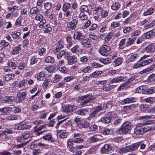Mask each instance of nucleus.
<instances>
[{
  "mask_svg": "<svg viewBox=\"0 0 155 155\" xmlns=\"http://www.w3.org/2000/svg\"><path fill=\"white\" fill-rule=\"evenodd\" d=\"M15 98L12 96H6L1 100L2 105H6L12 104L15 100Z\"/></svg>",
  "mask_w": 155,
  "mask_h": 155,
  "instance_id": "nucleus-7",
  "label": "nucleus"
},
{
  "mask_svg": "<svg viewBox=\"0 0 155 155\" xmlns=\"http://www.w3.org/2000/svg\"><path fill=\"white\" fill-rule=\"evenodd\" d=\"M62 79V77L61 75L56 74L53 77L52 79V82L53 83H57L60 81Z\"/></svg>",
  "mask_w": 155,
  "mask_h": 155,
  "instance_id": "nucleus-47",
  "label": "nucleus"
},
{
  "mask_svg": "<svg viewBox=\"0 0 155 155\" xmlns=\"http://www.w3.org/2000/svg\"><path fill=\"white\" fill-rule=\"evenodd\" d=\"M154 12V9L153 8H150L147 9L143 13V15L146 16L153 14Z\"/></svg>",
  "mask_w": 155,
  "mask_h": 155,
  "instance_id": "nucleus-38",
  "label": "nucleus"
},
{
  "mask_svg": "<svg viewBox=\"0 0 155 155\" xmlns=\"http://www.w3.org/2000/svg\"><path fill=\"white\" fill-rule=\"evenodd\" d=\"M143 125L142 123H139L137 124L134 130V132L136 135H140L143 134Z\"/></svg>",
  "mask_w": 155,
  "mask_h": 155,
  "instance_id": "nucleus-13",
  "label": "nucleus"
},
{
  "mask_svg": "<svg viewBox=\"0 0 155 155\" xmlns=\"http://www.w3.org/2000/svg\"><path fill=\"white\" fill-rule=\"evenodd\" d=\"M88 112V109H79L76 111V113L77 114L82 116L86 115Z\"/></svg>",
  "mask_w": 155,
  "mask_h": 155,
  "instance_id": "nucleus-32",
  "label": "nucleus"
},
{
  "mask_svg": "<svg viewBox=\"0 0 155 155\" xmlns=\"http://www.w3.org/2000/svg\"><path fill=\"white\" fill-rule=\"evenodd\" d=\"M121 7L120 3L118 2H116L113 4L111 6L112 10L114 11L118 10Z\"/></svg>",
  "mask_w": 155,
  "mask_h": 155,
  "instance_id": "nucleus-42",
  "label": "nucleus"
},
{
  "mask_svg": "<svg viewBox=\"0 0 155 155\" xmlns=\"http://www.w3.org/2000/svg\"><path fill=\"white\" fill-rule=\"evenodd\" d=\"M103 108V107L101 105H100L96 107L95 108L94 110L93 111L97 115L98 114V113L102 110Z\"/></svg>",
  "mask_w": 155,
  "mask_h": 155,
  "instance_id": "nucleus-57",
  "label": "nucleus"
},
{
  "mask_svg": "<svg viewBox=\"0 0 155 155\" xmlns=\"http://www.w3.org/2000/svg\"><path fill=\"white\" fill-rule=\"evenodd\" d=\"M7 65L9 67H11L13 69H15L17 67L16 63L11 60L8 61Z\"/></svg>",
  "mask_w": 155,
  "mask_h": 155,
  "instance_id": "nucleus-49",
  "label": "nucleus"
},
{
  "mask_svg": "<svg viewBox=\"0 0 155 155\" xmlns=\"http://www.w3.org/2000/svg\"><path fill=\"white\" fill-rule=\"evenodd\" d=\"M77 107L75 105H71L70 104H67L63 107L61 110L63 112L66 113L68 115V113L72 112L74 110L76 109Z\"/></svg>",
  "mask_w": 155,
  "mask_h": 155,
  "instance_id": "nucleus-8",
  "label": "nucleus"
},
{
  "mask_svg": "<svg viewBox=\"0 0 155 155\" xmlns=\"http://www.w3.org/2000/svg\"><path fill=\"white\" fill-rule=\"evenodd\" d=\"M82 133H77L74 134L73 138L72 139V142L75 143H82L84 142V140L81 137V136H82Z\"/></svg>",
  "mask_w": 155,
  "mask_h": 155,
  "instance_id": "nucleus-11",
  "label": "nucleus"
},
{
  "mask_svg": "<svg viewBox=\"0 0 155 155\" xmlns=\"http://www.w3.org/2000/svg\"><path fill=\"white\" fill-rule=\"evenodd\" d=\"M52 26L50 24H47L45 25L43 31L45 33H50L52 30Z\"/></svg>",
  "mask_w": 155,
  "mask_h": 155,
  "instance_id": "nucleus-29",
  "label": "nucleus"
},
{
  "mask_svg": "<svg viewBox=\"0 0 155 155\" xmlns=\"http://www.w3.org/2000/svg\"><path fill=\"white\" fill-rule=\"evenodd\" d=\"M46 126L45 124L39 127L38 128L35 129L34 130V131L35 132H38L37 135H39L42 134V133L45 131V130L39 132V131L41 130H42L44 129Z\"/></svg>",
  "mask_w": 155,
  "mask_h": 155,
  "instance_id": "nucleus-36",
  "label": "nucleus"
},
{
  "mask_svg": "<svg viewBox=\"0 0 155 155\" xmlns=\"http://www.w3.org/2000/svg\"><path fill=\"white\" fill-rule=\"evenodd\" d=\"M101 137V135L95 134L90 137L88 139V141L90 143L97 142L100 140Z\"/></svg>",
  "mask_w": 155,
  "mask_h": 155,
  "instance_id": "nucleus-18",
  "label": "nucleus"
},
{
  "mask_svg": "<svg viewBox=\"0 0 155 155\" xmlns=\"http://www.w3.org/2000/svg\"><path fill=\"white\" fill-rule=\"evenodd\" d=\"M63 41L62 40H61L58 41L56 47L55 49L54 50V52H57L61 51V49L64 48V46L63 45Z\"/></svg>",
  "mask_w": 155,
  "mask_h": 155,
  "instance_id": "nucleus-21",
  "label": "nucleus"
},
{
  "mask_svg": "<svg viewBox=\"0 0 155 155\" xmlns=\"http://www.w3.org/2000/svg\"><path fill=\"white\" fill-rule=\"evenodd\" d=\"M80 61L83 63L87 62L90 61V58L88 56H84L80 58Z\"/></svg>",
  "mask_w": 155,
  "mask_h": 155,
  "instance_id": "nucleus-59",
  "label": "nucleus"
},
{
  "mask_svg": "<svg viewBox=\"0 0 155 155\" xmlns=\"http://www.w3.org/2000/svg\"><path fill=\"white\" fill-rule=\"evenodd\" d=\"M71 7V5L69 3L65 2L63 5L62 7V10L64 12H66V11H68Z\"/></svg>",
  "mask_w": 155,
  "mask_h": 155,
  "instance_id": "nucleus-34",
  "label": "nucleus"
},
{
  "mask_svg": "<svg viewBox=\"0 0 155 155\" xmlns=\"http://www.w3.org/2000/svg\"><path fill=\"white\" fill-rule=\"evenodd\" d=\"M58 134L60 137L62 138H66L68 135V133L64 130H60Z\"/></svg>",
  "mask_w": 155,
  "mask_h": 155,
  "instance_id": "nucleus-43",
  "label": "nucleus"
},
{
  "mask_svg": "<svg viewBox=\"0 0 155 155\" xmlns=\"http://www.w3.org/2000/svg\"><path fill=\"white\" fill-rule=\"evenodd\" d=\"M72 142L70 140H68L67 141V147L70 151L73 152L74 151L75 148L74 147L73 144Z\"/></svg>",
  "mask_w": 155,
  "mask_h": 155,
  "instance_id": "nucleus-41",
  "label": "nucleus"
},
{
  "mask_svg": "<svg viewBox=\"0 0 155 155\" xmlns=\"http://www.w3.org/2000/svg\"><path fill=\"white\" fill-rule=\"evenodd\" d=\"M17 68L20 70H22L27 68L26 64L24 62H21L17 66Z\"/></svg>",
  "mask_w": 155,
  "mask_h": 155,
  "instance_id": "nucleus-53",
  "label": "nucleus"
},
{
  "mask_svg": "<svg viewBox=\"0 0 155 155\" xmlns=\"http://www.w3.org/2000/svg\"><path fill=\"white\" fill-rule=\"evenodd\" d=\"M114 115L112 112H108L107 114L101 119V121L102 123L107 124L110 122L111 119L114 117Z\"/></svg>",
  "mask_w": 155,
  "mask_h": 155,
  "instance_id": "nucleus-12",
  "label": "nucleus"
},
{
  "mask_svg": "<svg viewBox=\"0 0 155 155\" xmlns=\"http://www.w3.org/2000/svg\"><path fill=\"white\" fill-rule=\"evenodd\" d=\"M58 52V53L57 54V59L58 60H60L65 53L66 51L64 50H62Z\"/></svg>",
  "mask_w": 155,
  "mask_h": 155,
  "instance_id": "nucleus-52",
  "label": "nucleus"
},
{
  "mask_svg": "<svg viewBox=\"0 0 155 155\" xmlns=\"http://www.w3.org/2000/svg\"><path fill=\"white\" fill-rule=\"evenodd\" d=\"M98 32L101 34H106L108 31V27L106 24L100 25L98 27Z\"/></svg>",
  "mask_w": 155,
  "mask_h": 155,
  "instance_id": "nucleus-22",
  "label": "nucleus"
},
{
  "mask_svg": "<svg viewBox=\"0 0 155 155\" xmlns=\"http://www.w3.org/2000/svg\"><path fill=\"white\" fill-rule=\"evenodd\" d=\"M93 95L91 94L82 96L80 97L81 104L84 106L93 100Z\"/></svg>",
  "mask_w": 155,
  "mask_h": 155,
  "instance_id": "nucleus-6",
  "label": "nucleus"
},
{
  "mask_svg": "<svg viewBox=\"0 0 155 155\" xmlns=\"http://www.w3.org/2000/svg\"><path fill=\"white\" fill-rule=\"evenodd\" d=\"M140 145V142L133 143L132 145L127 146L121 149L119 152L120 153L122 154L124 153L132 152L137 150Z\"/></svg>",
  "mask_w": 155,
  "mask_h": 155,
  "instance_id": "nucleus-2",
  "label": "nucleus"
},
{
  "mask_svg": "<svg viewBox=\"0 0 155 155\" xmlns=\"http://www.w3.org/2000/svg\"><path fill=\"white\" fill-rule=\"evenodd\" d=\"M149 56V55H144L141 57L137 63L134 65L133 68H137L149 64L153 62V59L151 58L148 60H145Z\"/></svg>",
  "mask_w": 155,
  "mask_h": 155,
  "instance_id": "nucleus-1",
  "label": "nucleus"
},
{
  "mask_svg": "<svg viewBox=\"0 0 155 155\" xmlns=\"http://www.w3.org/2000/svg\"><path fill=\"white\" fill-rule=\"evenodd\" d=\"M74 121L80 128H89V123L87 121L81 119L79 117H77L74 119Z\"/></svg>",
  "mask_w": 155,
  "mask_h": 155,
  "instance_id": "nucleus-3",
  "label": "nucleus"
},
{
  "mask_svg": "<svg viewBox=\"0 0 155 155\" xmlns=\"http://www.w3.org/2000/svg\"><path fill=\"white\" fill-rule=\"evenodd\" d=\"M42 138L46 140L53 142L54 141V139L53 138L51 135L49 134H46L42 137Z\"/></svg>",
  "mask_w": 155,
  "mask_h": 155,
  "instance_id": "nucleus-44",
  "label": "nucleus"
},
{
  "mask_svg": "<svg viewBox=\"0 0 155 155\" xmlns=\"http://www.w3.org/2000/svg\"><path fill=\"white\" fill-rule=\"evenodd\" d=\"M44 17L41 14H38L35 16V19L38 23H40L42 21H43V23L44 24L45 22V19H43Z\"/></svg>",
  "mask_w": 155,
  "mask_h": 155,
  "instance_id": "nucleus-28",
  "label": "nucleus"
},
{
  "mask_svg": "<svg viewBox=\"0 0 155 155\" xmlns=\"http://www.w3.org/2000/svg\"><path fill=\"white\" fill-rule=\"evenodd\" d=\"M31 127L30 125L26 124L25 122H21L17 124H15L14 127V128L17 130H23L29 129Z\"/></svg>",
  "mask_w": 155,
  "mask_h": 155,
  "instance_id": "nucleus-9",
  "label": "nucleus"
},
{
  "mask_svg": "<svg viewBox=\"0 0 155 155\" xmlns=\"http://www.w3.org/2000/svg\"><path fill=\"white\" fill-rule=\"evenodd\" d=\"M73 38L75 40L82 41L83 36L82 33L81 31H76L74 34Z\"/></svg>",
  "mask_w": 155,
  "mask_h": 155,
  "instance_id": "nucleus-20",
  "label": "nucleus"
},
{
  "mask_svg": "<svg viewBox=\"0 0 155 155\" xmlns=\"http://www.w3.org/2000/svg\"><path fill=\"white\" fill-rule=\"evenodd\" d=\"M140 57V54H135L131 55L127 59V61L128 63H129L132 61H135L137 59L139 58Z\"/></svg>",
  "mask_w": 155,
  "mask_h": 155,
  "instance_id": "nucleus-27",
  "label": "nucleus"
},
{
  "mask_svg": "<svg viewBox=\"0 0 155 155\" xmlns=\"http://www.w3.org/2000/svg\"><path fill=\"white\" fill-rule=\"evenodd\" d=\"M78 22L77 19H73L71 21L68 22L67 24V28L69 30L75 29L76 28V25Z\"/></svg>",
  "mask_w": 155,
  "mask_h": 155,
  "instance_id": "nucleus-10",
  "label": "nucleus"
},
{
  "mask_svg": "<svg viewBox=\"0 0 155 155\" xmlns=\"http://www.w3.org/2000/svg\"><path fill=\"white\" fill-rule=\"evenodd\" d=\"M65 58L67 60L68 64L70 65L73 64L77 62L76 58L74 55H67Z\"/></svg>",
  "mask_w": 155,
  "mask_h": 155,
  "instance_id": "nucleus-17",
  "label": "nucleus"
},
{
  "mask_svg": "<svg viewBox=\"0 0 155 155\" xmlns=\"http://www.w3.org/2000/svg\"><path fill=\"white\" fill-rule=\"evenodd\" d=\"M9 107H5L0 108V113H1L3 115H6L7 113L9 111Z\"/></svg>",
  "mask_w": 155,
  "mask_h": 155,
  "instance_id": "nucleus-46",
  "label": "nucleus"
},
{
  "mask_svg": "<svg viewBox=\"0 0 155 155\" xmlns=\"http://www.w3.org/2000/svg\"><path fill=\"white\" fill-rule=\"evenodd\" d=\"M21 35L20 32L14 31L12 33L11 35L13 38L19 39L20 38Z\"/></svg>",
  "mask_w": 155,
  "mask_h": 155,
  "instance_id": "nucleus-48",
  "label": "nucleus"
},
{
  "mask_svg": "<svg viewBox=\"0 0 155 155\" xmlns=\"http://www.w3.org/2000/svg\"><path fill=\"white\" fill-rule=\"evenodd\" d=\"M155 36V30L153 29L143 34L142 37H144L145 39H149V38H152Z\"/></svg>",
  "mask_w": 155,
  "mask_h": 155,
  "instance_id": "nucleus-16",
  "label": "nucleus"
},
{
  "mask_svg": "<svg viewBox=\"0 0 155 155\" xmlns=\"http://www.w3.org/2000/svg\"><path fill=\"white\" fill-rule=\"evenodd\" d=\"M98 127L95 124L91 125V126L89 127L88 130L87 131H95L97 130Z\"/></svg>",
  "mask_w": 155,
  "mask_h": 155,
  "instance_id": "nucleus-60",
  "label": "nucleus"
},
{
  "mask_svg": "<svg viewBox=\"0 0 155 155\" xmlns=\"http://www.w3.org/2000/svg\"><path fill=\"white\" fill-rule=\"evenodd\" d=\"M112 128H106L103 130L101 133L103 135H107L110 134V132L112 131Z\"/></svg>",
  "mask_w": 155,
  "mask_h": 155,
  "instance_id": "nucleus-51",
  "label": "nucleus"
},
{
  "mask_svg": "<svg viewBox=\"0 0 155 155\" xmlns=\"http://www.w3.org/2000/svg\"><path fill=\"white\" fill-rule=\"evenodd\" d=\"M127 39L125 38L121 39L118 45L119 48L120 49H123L126 47V41Z\"/></svg>",
  "mask_w": 155,
  "mask_h": 155,
  "instance_id": "nucleus-35",
  "label": "nucleus"
},
{
  "mask_svg": "<svg viewBox=\"0 0 155 155\" xmlns=\"http://www.w3.org/2000/svg\"><path fill=\"white\" fill-rule=\"evenodd\" d=\"M87 15L85 13L81 12L79 15L78 18L82 20H85L87 18Z\"/></svg>",
  "mask_w": 155,
  "mask_h": 155,
  "instance_id": "nucleus-54",
  "label": "nucleus"
},
{
  "mask_svg": "<svg viewBox=\"0 0 155 155\" xmlns=\"http://www.w3.org/2000/svg\"><path fill=\"white\" fill-rule=\"evenodd\" d=\"M132 127V124L130 122H126L124 123L120 127V134H125L130 131Z\"/></svg>",
  "mask_w": 155,
  "mask_h": 155,
  "instance_id": "nucleus-4",
  "label": "nucleus"
},
{
  "mask_svg": "<svg viewBox=\"0 0 155 155\" xmlns=\"http://www.w3.org/2000/svg\"><path fill=\"white\" fill-rule=\"evenodd\" d=\"M136 38H129L126 42V47H128L132 44H134L135 42Z\"/></svg>",
  "mask_w": 155,
  "mask_h": 155,
  "instance_id": "nucleus-37",
  "label": "nucleus"
},
{
  "mask_svg": "<svg viewBox=\"0 0 155 155\" xmlns=\"http://www.w3.org/2000/svg\"><path fill=\"white\" fill-rule=\"evenodd\" d=\"M71 51L73 53H77L81 52L83 49H81L78 45H77L72 48Z\"/></svg>",
  "mask_w": 155,
  "mask_h": 155,
  "instance_id": "nucleus-26",
  "label": "nucleus"
},
{
  "mask_svg": "<svg viewBox=\"0 0 155 155\" xmlns=\"http://www.w3.org/2000/svg\"><path fill=\"white\" fill-rule=\"evenodd\" d=\"M103 73L102 71L96 70L93 73L91 74V76L92 78H96L101 74Z\"/></svg>",
  "mask_w": 155,
  "mask_h": 155,
  "instance_id": "nucleus-39",
  "label": "nucleus"
},
{
  "mask_svg": "<svg viewBox=\"0 0 155 155\" xmlns=\"http://www.w3.org/2000/svg\"><path fill=\"white\" fill-rule=\"evenodd\" d=\"M132 30V28L131 27H125L123 29V31L124 34L127 35Z\"/></svg>",
  "mask_w": 155,
  "mask_h": 155,
  "instance_id": "nucleus-63",
  "label": "nucleus"
},
{
  "mask_svg": "<svg viewBox=\"0 0 155 155\" xmlns=\"http://www.w3.org/2000/svg\"><path fill=\"white\" fill-rule=\"evenodd\" d=\"M155 93V87H151L146 90V94H152Z\"/></svg>",
  "mask_w": 155,
  "mask_h": 155,
  "instance_id": "nucleus-64",
  "label": "nucleus"
},
{
  "mask_svg": "<svg viewBox=\"0 0 155 155\" xmlns=\"http://www.w3.org/2000/svg\"><path fill=\"white\" fill-rule=\"evenodd\" d=\"M72 38L70 35H68L67 37L66 40L68 43L67 45L68 47H70L72 45Z\"/></svg>",
  "mask_w": 155,
  "mask_h": 155,
  "instance_id": "nucleus-56",
  "label": "nucleus"
},
{
  "mask_svg": "<svg viewBox=\"0 0 155 155\" xmlns=\"http://www.w3.org/2000/svg\"><path fill=\"white\" fill-rule=\"evenodd\" d=\"M45 61L47 63H52L54 62V58L52 57L48 56L45 58Z\"/></svg>",
  "mask_w": 155,
  "mask_h": 155,
  "instance_id": "nucleus-61",
  "label": "nucleus"
},
{
  "mask_svg": "<svg viewBox=\"0 0 155 155\" xmlns=\"http://www.w3.org/2000/svg\"><path fill=\"white\" fill-rule=\"evenodd\" d=\"M136 99L133 97L127 98L124 99L122 101L121 103L123 104H127L131 103L136 101Z\"/></svg>",
  "mask_w": 155,
  "mask_h": 155,
  "instance_id": "nucleus-25",
  "label": "nucleus"
},
{
  "mask_svg": "<svg viewBox=\"0 0 155 155\" xmlns=\"http://www.w3.org/2000/svg\"><path fill=\"white\" fill-rule=\"evenodd\" d=\"M46 74L44 72H41L38 73L37 76V79L39 81H43L45 78Z\"/></svg>",
  "mask_w": 155,
  "mask_h": 155,
  "instance_id": "nucleus-45",
  "label": "nucleus"
},
{
  "mask_svg": "<svg viewBox=\"0 0 155 155\" xmlns=\"http://www.w3.org/2000/svg\"><path fill=\"white\" fill-rule=\"evenodd\" d=\"M111 48L107 45H103L99 48V52L102 55L107 56L110 53Z\"/></svg>",
  "mask_w": 155,
  "mask_h": 155,
  "instance_id": "nucleus-5",
  "label": "nucleus"
},
{
  "mask_svg": "<svg viewBox=\"0 0 155 155\" xmlns=\"http://www.w3.org/2000/svg\"><path fill=\"white\" fill-rule=\"evenodd\" d=\"M124 79L123 76H117L112 79L110 82L112 83H120L124 81Z\"/></svg>",
  "mask_w": 155,
  "mask_h": 155,
  "instance_id": "nucleus-23",
  "label": "nucleus"
},
{
  "mask_svg": "<svg viewBox=\"0 0 155 155\" xmlns=\"http://www.w3.org/2000/svg\"><path fill=\"white\" fill-rule=\"evenodd\" d=\"M27 93L25 92H18L17 94L16 103H20L23 101L26 96Z\"/></svg>",
  "mask_w": 155,
  "mask_h": 155,
  "instance_id": "nucleus-14",
  "label": "nucleus"
},
{
  "mask_svg": "<svg viewBox=\"0 0 155 155\" xmlns=\"http://www.w3.org/2000/svg\"><path fill=\"white\" fill-rule=\"evenodd\" d=\"M97 115L93 111L91 113L89 116L87 117V119L89 120H93L95 117Z\"/></svg>",
  "mask_w": 155,
  "mask_h": 155,
  "instance_id": "nucleus-62",
  "label": "nucleus"
},
{
  "mask_svg": "<svg viewBox=\"0 0 155 155\" xmlns=\"http://www.w3.org/2000/svg\"><path fill=\"white\" fill-rule=\"evenodd\" d=\"M143 50L148 53L153 52L155 51V45L154 44H151L145 48Z\"/></svg>",
  "mask_w": 155,
  "mask_h": 155,
  "instance_id": "nucleus-24",
  "label": "nucleus"
},
{
  "mask_svg": "<svg viewBox=\"0 0 155 155\" xmlns=\"http://www.w3.org/2000/svg\"><path fill=\"white\" fill-rule=\"evenodd\" d=\"M21 45H19L18 46L15 47L11 52L12 54L14 55L18 54L19 51L21 50Z\"/></svg>",
  "mask_w": 155,
  "mask_h": 155,
  "instance_id": "nucleus-31",
  "label": "nucleus"
},
{
  "mask_svg": "<svg viewBox=\"0 0 155 155\" xmlns=\"http://www.w3.org/2000/svg\"><path fill=\"white\" fill-rule=\"evenodd\" d=\"M80 10L81 12L85 13L87 15H90L91 14V11L89 9L87 5H83L80 8Z\"/></svg>",
  "mask_w": 155,
  "mask_h": 155,
  "instance_id": "nucleus-19",
  "label": "nucleus"
},
{
  "mask_svg": "<svg viewBox=\"0 0 155 155\" xmlns=\"http://www.w3.org/2000/svg\"><path fill=\"white\" fill-rule=\"evenodd\" d=\"M91 39L87 38L84 40L81 44L86 48H89L91 45Z\"/></svg>",
  "mask_w": 155,
  "mask_h": 155,
  "instance_id": "nucleus-33",
  "label": "nucleus"
},
{
  "mask_svg": "<svg viewBox=\"0 0 155 155\" xmlns=\"http://www.w3.org/2000/svg\"><path fill=\"white\" fill-rule=\"evenodd\" d=\"M9 111H12L14 113H18L20 112L21 110L18 107H9Z\"/></svg>",
  "mask_w": 155,
  "mask_h": 155,
  "instance_id": "nucleus-50",
  "label": "nucleus"
},
{
  "mask_svg": "<svg viewBox=\"0 0 155 155\" xmlns=\"http://www.w3.org/2000/svg\"><path fill=\"white\" fill-rule=\"evenodd\" d=\"M146 86L143 85L137 87L136 91L138 93L146 94Z\"/></svg>",
  "mask_w": 155,
  "mask_h": 155,
  "instance_id": "nucleus-30",
  "label": "nucleus"
},
{
  "mask_svg": "<svg viewBox=\"0 0 155 155\" xmlns=\"http://www.w3.org/2000/svg\"><path fill=\"white\" fill-rule=\"evenodd\" d=\"M14 74L13 73H11L6 75L5 78L6 81H8L11 80L13 78H14Z\"/></svg>",
  "mask_w": 155,
  "mask_h": 155,
  "instance_id": "nucleus-58",
  "label": "nucleus"
},
{
  "mask_svg": "<svg viewBox=\"0 0 155 155\" xmlns=\"http://www.w3.org/2000/svg\"><path fill=\"white\" fill-rule=\"evenodd\" d=\"M48 11L47 10L45 11L44 13V15L45 18H49L51 19L53 17V14L49 12H48Z\"/></svg>",
  "mask_w": 155,
  "mask_h": 155,
  "instance_id": "nucleus-55",
  "label": "nucleus"
},
{
  "mask_svg": "<svg viewBox=\"0 0 155 155\" xmlns=\"http://www.w3.org/2000/svg\"><path fill=\"white\" fill-rule=\"evenodd\" d=\"M112 150V147L110 145L106 144L104 145L101 148V152L103 153H109Z\"/></svg>",
  "mask_w": 155,
  "mask_h": 155,
  "instance_id": "nucleus-15",
  "label": "nucleus"
},
{
  "mask_svg": "<svg viewBox=\"0 0 155 155\" xmlns=\"http://www.w3.org/2000/svg\"><path fill=\"white\" fill-rule=\"evenodd\" d=\"M39 12V10L37 7H34L30 9V13L33 16L38 14Z\"/></svg>",
  "mask_w": 155,
  "mask_h": 155,
  "instance_id": "nucleus-40",
  "label": "nucleus"
}]
</instances>
